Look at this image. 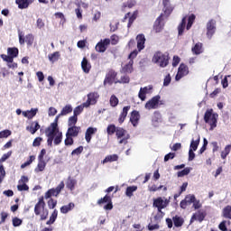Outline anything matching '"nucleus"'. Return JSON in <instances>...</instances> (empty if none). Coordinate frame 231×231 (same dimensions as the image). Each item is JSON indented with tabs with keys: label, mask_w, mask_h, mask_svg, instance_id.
Here are the masks:
<instances>
[{
	"label": "nucleus",
	"mask_w": 231,
	"mask_h": 231,
	"mask_svg": "<svg viewBox=\"0 0 231 231\" xmlns=\"http://www.w3.org/2000/svg\"><path fill=\"white\" fill-rule=\"evenodd\" d=\"M152 62L157 64L160 68H167V66H169V55L160 51L155 52L152 59Z\"/></svg>",
	"instance_id": "nucleus-1"
},
{
	"label": "nucleus",
	"mask_w": 231,
	"mask_h": 231,
	"mask_svg": "<svg viewBox=\"0 0 231 231\" xmlns=\"http://www.w3.org/2000/svg\"><path fill=\"white\" fill-rule=\"evenodd\" d=\"M217 114H212V110L206 111L204 121L210 125L209 131H214L217 127Z\"/></svg>",
	"instance_id": "nucleus-2"
},
{
	"label": "nucleus",
	"mask_w": 231,
	"mask_h": 231,
	"mask_svg": "<svg viewBox=\"0 0 231 231\" xmlns=\"http://www.w3.org/2000/svg\"><path fill=\"white\" fill-rule=\"evenodd\" d=\"M44 207H46V203H44V199H42L34 208L36 216H40L42 220H44L46 217H48V209L44 208Z\"/></svg>",
	"instance_id": "nucleus-3"
},
{
	"label": "nucleus",
	"mask_w": 231,
	"mask_h": 231,
	"mask_svg": "<svg viewBox=\"0 0 231 231\" xmlns=\"http://www.w3.org/2000/svg\"><path fill=\"white\" fill-rule=\"evenodd\" d=\"M19 55V49L15 47H9L7 49V55L1 54L0 57L5 62H14V59Z\"/></svg>",
	"instance_id": "nucleus-4"
},
{
	"label": "nucleus",
	"mask_w": 231,
	"mask_h": 231,
	"mask_svg": "<svg viewBox=\"0 0 231 231\" xmlns=\"http://www.w3.org/2000/svg\"><path fill=\"white\" fill-rule=\"evenodd\" d=\"M136 55H138V51L136 50L129 54V61L122 67V73H132L134 71L133 64H134V61L133 59H135Z\"/></svg>",
	"instance_id": "nucleus-5"
},
{
	"label": "nucleus",
	"mask_w": 231,
	"mask_h": 231,
	"mask_svg": "<svg viewBox=\"0 0 231 231\" xmlns=\"http://www.w3.org/2000/svg\"><path fill=\"white\" fill-rule=\"evenodd\" d=\"M57 131V123H51L46 130V135L48 136L47 143L50 147L53 145V140L55 138V133Z\"/></svg>",
	"instance_id": "nucleus-6"
},
{
	"label": "nucleus",
	"mask_w": 231,
	"mask_h": 231,
	"mask_svg": "<svg viewBox=\"0 0 231 231\" xmlns=\"http://www.w3.org/2000/svg\"><path fill=\"white\" fill-rule=\"evenodd\" d=\"M162 97L160 95L154 96L152 97L150 100L146 102L144 105V107L148 110L151 111V109H158V106H160V100Z\"/></svg>",
	"instance_id": "nucleus-7"
},
{
	"label": "nucleus",
	"mask_w": 231,
	"mask_h": 231,
	"mask_svg": "<svg viewBox=\"0 0 231 231\" xmlns=\"http://www.w3.org/2000/svg\"><path fill=\"white\" fill-rule=\"evenodd\" d=\"M62 189H64V181H61L55 189H49L44 195L45 199H50L51 196L57 197Z\"/></svg>",
	"instance_id": "nucleus-8"
},
{
	"label": "nucleus",
	"mask_w": 231,
	"mask_h": 231,
	"mask_svg": "<svg viewBox=\"0 0 231 231\" xmlns=\"http://www.w3.org/2000/svg\"><path fill=\"white\" fill-rule=\"evenodd\" d=\"M168 205L169 199H163L162 197L153 199V207L158 209V212H160V210H162V208H167Z\"/></svg>",
	"instance_id": "nucleus-9"
},
{
	"label": "nucleus",
	"mask_w": 231,
	"mask_h": 231,
	"mask_svg": "<svg viewBox=\"0 0 231 231\" xmlns=\"http://www.w3.org/2000/svg\"><path fill=\"white\" fill-rule=\"evenodd\" d=\"M109 44H111L110 39L101 40L96 45V51H97L98 53H104L106 50H107V46H109Z\"/></svg>",
	"instance_id": "nucleus-10"
},
{
	"label": "nucleus",
	"mask_w": 231,
	"mask_h": 231,
	"mask_svg": "<svg viewBox=\"0 0 231 231\" xmlns=\"http://www.w3.org/2000/svg\"><path fill=\"white\" fill-rule=\"evenodd\" d=\"M98 93L92 92L88 95L87 102L83 103L84 107H89L90 106H95L98 100Z\"/></svg>",
	"instance_id": "nucleus-11"
},
{
	"label": "nucleus",
	"mask_w": 231,
	"mask_h": 231,
	"mask_svg": "<svg viewBox=\"0 0 231 231\" xmlns=\"http://www.w3.org/2000/svg\"><path fill=\"white\" fill-rule=\"evenodd\" d=\"M187 75H189V67L184 63H181L179 67L175 80H181V79H183V77H187Z\"/></svg>",
	"instance_id": "nucleus-12"
},
{
	"label": "nucleus",
	"mask_w": 231,
	"mask_h": 231,
	"mask_svg": "<svg viewBox=\"0 0 231 231\" xmlns=\"http://www.w3.org/2000/svg\"><path fill=\"white\" fill-rule=\"evenodd\" d=\"M103 203H106V205L104 206L105 210H113V201L110 196L106 195L104 198L97 200V205H103Z\"/></svg>",
	"instance_id": "nucleus-13"
},
{
	"label": "nucleus",
	"mask_w": 231,
	"mask_h": 231,
	"mask_svg": "<svg viewBox=\"0 0 231 231\" xmlns=\"http://www.w3.org/2000/svg\"><path fill=\"white\" fill-rule=\"evenodd\" d=\"M127 133L124 128L117 127L116 130V134L117 138H123L119 141V143H127V140H129V134H125Z\"/></svg>",
	"instance_id": "nucleus-14"
},
{
	"label": "nucleus",
	"mask_w": 231,
	"mask_h": 231,
	"mask_svg": "<svg viewBox=\"0 0 231 231\" xmlns=\"http://www.w3.org/2000/svg\"><path fill=\"white\" fill-rule=\"evenodd\" d=\"M152 92V86L149 85L147 87L141 88L138 93V97L142 102H145V99L147 98L146 95H149V93Z\"/></svg>",
	"instance_id": "nucleus-15"
},
{
	"label": "nucleus",
	"mask_w": 231,
	"mask_h": 231,
	"mask_svg": "<svg viewBox=\"0 0 231 231\" xmlns=\"http://www.w3.org/2000/svg\"><path fill=\"white\" fill-rule=\"evenodd\" d=\"M216 33V22L215 20H209L207 23V37L208 39H212Z\"/></svg>",
	"instance_id": "nucleus-16"
},
{
	"label": "nucleus",
	"mask_w": 231,
	"mask_h": 231,
	"mask_svg": "<svg viewBox=\"0 0 231 231\" xmlns=\"http://www.w3.org/2000/svg\"><path fill=\"white\" fill-rule=\"evenodd\" d=\"M162 12L163 15L169 17L170 14H172V10H174V6L171 5V0H162Z\"/></svg>",
	"instance_id": "nucleus-17"
},
{
	"label": "nucleus",
	"mask_w": 231,
	"mask_h": 231,
	"mask_svg": "<svg viewBox=\"0 0 231 231\" xmlns=\"http://www.w3.org/2000/svg\"><path fill=\"white\" fill-rule=\"evenodd\" d=\"M73 111V106L71 105H66L62 109L61 112L55 117L53 124H58L59 118L60 116H66V115H69Z\"/></svg>",
	"instance_id": "nucleus-18"
},
{
	"label": "nucleus",
	"mask_w": 231,
	"mask_h": 231,
	"mask_svg": "<svg viewBox=\"0 0 231 231\" xmlns=\"http://www.w3.org/2000/svg\"><path fill=\"white\" fill-rule=\"evenodd\" d=\"M164 17H167V16H164L163 14H161V15L156 19V21L154 23V27H153L156 33H160V32H162V30H163V26H164L163 18Z\"/></svg>",
	"instance_id": "nucleus-19"
},
{
	"label": "nucleus",
	"mask_w": 231,
	"mask_h": 231,
	"mask_svg": "<svg viewBox=\"0 0 231 231\" xmlns=\"http://www.w3.org/2000/svg\"><path fill=\"white\" fill-rule=\"evenodd\" d=\"M118 79H116V72L115 70H110L104 80V85L109 84L111 86L114 82H116Z\"/></svg>",
	"instance_id": "nucleus-20"
},
{
	"label": "nucleus",
	"mask_w": 231,
	"mask_h": 231,
	"mask_svg": "<svg viewBox=\"0 0 231 231\" xmlns=\"http://www.w3.org/2000/svg\"><path fill=\"white\" fill-rule=\"evenodd\" d=\"M138 51H142L145 48V35L138 34L136 37Z\"/></svg>",
	"instance_id": "nucleus-21"
},
{
	"label": "nucleus",
	"mask_w": 231,
	"mask_h": 231,
	"mask_svg": "<svg viewBox=\"0 0 231 231\" xmlns=\"http://www.w3.org/2000/svg\"><path fill=\"white\" fill-rule=\"evenodd\" d=\"M79 133H80V127L79 126H69L66 134L75 138V137L79 136Z\"/></svg>",
	"instance_id": "nucleus-22"
},
{
	"label": "nucleus",
	"mask_w": 231,
	"mask_h": 231,
	"mask_svg": "<svg viewBox=\"0 0 231 231\" xmlns=\"http://www.w3.org/2000/svg\"><path fill=\"white\" fill-rule=\"evenodd\" d=\"M140 121V113L136 110H134L131 114L130 122L134 125V127H136L138 125V122Z\"/></svg>",
	"instance_id": "nucleus-23"
},
{
	"label": "nucleus",
	"mask_w": 231,
	"mask_h": 231,
	"mask_svg": "<svg viewBox=\"0 0 231 231\" xmlns=\"http://www.w3.org/2000/svg\"><path fill=\"white\" fill-rule=\"evenodd\" d=\"M81 69L84 73H89V71H91V63L88 60V58H83L81 61Z\"/></svg>",
	"instance_id": "nucleus-24"
},
{
	"label": "nucleus",
	"mask_w": 231,
	"mask_h": 231,
	"mask_svg": "<svg viewBox=\"0 0 231 231\" xmlns=\"http://www.w3.org/2000/svg\"><path fill=\"white\" fill-rule=\"evenodd\" d=\"M97 129L95 127H88L85 134V140L88 143L91 142V136L97 133Z\"/></svg>",
	"instance_id": "nucleus-25"
},
{
	"label": "nucleus",
	"mask_w": 231,
	"mask_h": 231,
	"mask_svg": "<svg viewBox=\"0 0 231 231\" xmlns=\"http://www.w3.org/2000/svg\"><path fill=\"white\" fill-rule=\"evenodd\" d=\"M187 26V16H184L178 26V35L179 37L183 35V32H185V28Z\"/></svg>",
	"instance_id": "nucleus-26"
},
{
	"label": "nucleus",
	"mask_w": 231,
	"mask_h": 231,
	"mask_svg": "<svg viewBox=\"0 0 231 231\" xmlns=\"http://www.w3.org/2000/svg\"><path fill=\"white\" fill-rule=\"evenodd\" d=\"M129 109H131V106H127L123 108V111L118 119L119 124H124V122L127 116V113L129 112Z\"/></svg>",
	"instance_id": "nucleus-27"
},
{
	"label": "nucleus",
	"mask_w": 231,
	"mask_h": 231,
	"mask_svg": "<svg viewBox=\"0 0 231 231\" xmlns=\"http://www.w3.org/2000/svg\"><path fill=\"white\" fill-rule=\"evenodd\" d=\"M75 208V203L70 202L68 205L62 206L60 208L61 214H68V212H71Z\"/></svg>",
	"instance_id": "nucleus-28"
},
{
	"label": "nucleus",
	"mask_w": 231,
	"mask_h": 231,
	"mask_svg": "<svg viewBox=\"0 0 231 231\" xmlns=\"http://www.w3.org/2000/svg\"><path fill=\"white\" fill-rule=\"evenodd\" d=\"M203 219H205V214L201 211H198L192 216L190 223H192V221H199V223H201Z\"/></svg>",
	"instance_id": "nucleus-29"
},
{
	"label": "nucleus",
	"mask_w": 231,
	"mask_h": 231,
	"mask_svg": "<svg viewBox=\"0 0 231 231\" xmlns=\"http://www.w3.org/2000/svg\"><path fill=\"white\" fill-rule=\"evenodd\" d=\"M62 142V133L59 131V124H57V131L54 136V144L59 145Z\"/></svg>",
	"instance_id": "nucleus-30"
},
{
	"label": "nucleus",
	"mask_w": 231,
	"mask_h": 231,
	"mask_svg": "<svg viewBox=\"0 0 231 231\" xmlns=\"http://www.w3.org/2000/svg\"><path fill=\"white\" fill-rule=\"evenodd\" d=\"M48 59H49L50 62H51L53 64L54 62H57V60H59V59H60V52L55 51L53 53H51L48 55Z\"/></svg>",
	"instance_id": "nucleus-31"
},
{
	"label": "nucleus",
	"mask_w": 231,
	"mask_h": 231,
	"mask_svg": "<svg viewBox=\"0 0 231 231\" xmlns=\"http://www.w3.org/2000/svg\"><path fill=\"white\" fill-rule=\"evenodd\" d=\"M231 152V144H227L225 146L224 150L221 152V159L222 160H226V156H228V154H230Z\"/></svg>",
	"instance_id": "nucleus-32"
},
{
	"label": "nucleus",
	"mask_w": 231,
	"mask_h": 231,
	"mask_svg": "<svg viewBox=\"0 0 231 231\" xmlns=\"http://www.w3.org/2000/svg\"><path fill=\"white\" fill-rule=\"evenodd\" d=\"M128 17H129V20H128L127 26H128V28H131V25L133 24V23H134V20L136 19V13H134L132 15L130 13L126 14L125 15V19H128Z\"/></svg>",
	"instance_id": "nucleus-33"
},
{
	"label": "nucleus",
	"mask_w": 231,
	"mask_h": 231,
	"mask_svg": "<svg viewBox=\"0 0 231 231\" xmlns=\"http://www.w3.org/2000/svg\"><path fill=\"white\" fill-rule=\"evenodd\" d=\"M77 185V180L69 177L67 180V187L69 190H75V186Z\"/></svg>",
	"instance_id": "nucleus-34"
},
{
	"label": "nucleus",
	"mask_w": 231,
	"mask_h": 231,
	"mask_svg": "<svg viewBox=\"0 0 231 231\" xmlns=\"http://www.w3.org/2000/svg\"><path fill=\"white\" fill-rule=\"evenodd\" d=\"M118 156L116 154L107 155L103 161V165L106 163H109V162H117Z\"/></svg>",
	"instance_id": "nucleus-35"
},
{
	"label": "nucleus",
	"mask_w": 231,
	"mask_h": 231,
	"mask_svg": "<svg viewBox=\"0 0 231 231\" xmlns=\"http://www.w3.org/2000/svg\"><path fill=\"white\" fill-rule=\"evenodd\" d=\"M44 169H46V162L40 159L37 167L34 169V172H42Z\"/></svg>",
	"instance_id": "nucleus-36"
},
{
	"label": "nucleus",
	"mask_w": 231,
	"mask_h": 231,
	"mask_svg": "<svg viewBox=\"0 0 231 231\" xmlns=\"http://www.w3.org/2000/svg\"><path fill=\"white\" fill-rule=\"evenodd\" d=\"M202 48H203V44L201 43H196L195 46L191 49V51L195 54V55H199L202 53Z\"/></svg>",
	"instance_id": "nucleus-37"
},
{
	"label": "nucleus",
	"mask_w": 231,
	"mask_h": 231,
	"mask_svg": "<svg viewBox=\"0 0 231 231\" xmlns=\"http://www.w3.org/2000/svg\"><path fill=\"white\" fill-rule=\"evenodd\" d=\"M199 136H198L197 140L192 139L190 145H189V151H198V147L199 145Z\"/></svg>",
	"instance_id": "nucleus-38"
},
{
	"label": "nucleus",
	"mask_w": 231,
	"mask_h": 231,
	"mask_svg": "<svg viewBox=\"0 0 231 231\" xmlns=\"http://www.w3.org/2000/svg\"><path fill=\"white\" fill-rule=\"evenodd\" d=\"M39 129H41V125H39V122L35 121L31 124L30 133L32 134H35L36 131H39Z\"/></svg>",
	"instance_id": "nucleus-39"
},
{
	"label": "nucleus",
	"mask_w": 231,
	"mask_h": 231,
	"mask_svg": "<svg viewBox=\"0 0 231 231\" xmlns=\"http://www.w3.org/2000/svg\"><path fill=\"white\" fill-rule=\"evenodd\" d=\"M190 171H192V168L187 167L184 170L178 171L177 176L178 178H183V176H189V174H190Z\"/></svg>",
	"instance_id": "nucleus-40"
},
{
	"label": "nucleus",
	"mask_w": 231,
	"mask_h": 231,
	"mask_svg": "<svg viewBox=\"0 0 231 231\" xmlns=\"http://www.w3.org/2000/svg\"><path fill=\"white\" fill-rule=\"evenodd\" d=\"M16 5H18V8L21 10H23L24 8H28V5H30L28 3V0H16Z\"/></svg>",
	"instance_id": "nucleus-41"
},
{
	"label": "nucleus",
	"mask_w": 231,
	"mask_h": 231,
	"mask_svg": "<svg viewBox=\"0 0 231 231\" xmlns=\"http://www.w3.org/2000/svg\"><path fill=\"white\" fill-rule=\"evenodd\" d=\"M57 216H59V211H57V209H54L50 217V220L47 221L46 225H53L55 223V220L57 219Z\"/></svg>",
	"instance_id": "nucleus-42"
},
{
	"label": "nucleus",
	"mask_w": 231,
	"mask_h": 231,
	"mask_svg": "<svg viewBox=\"0 0 231 231\" xmlns=\"http://www.w3.org/2000/svg\"><path fill=\"white\" fill-rule=\"evenodd\" d=\"M138 190V187L136 186H129L126 188L125 194L128 198H132L133 192H136Z\"/></svg>",
	"instance_id": "nucleus-43"
},
{
	"label": "nucleus",
	"mask_w": 231,
	"mask_h": 231,
	"mask_svg": "<svg viewBox=\"0 0 231 231\" xmlns=\"http://www.w3.org/2000/svg\"><path fill=\"white\" fill-rule=\"evenodd\" d=\"M194 21H196V15L190 14L188 17V23L186 26V30H189L190 28H192V24H194Z\"/></svg>",
	"instance_id": "nucleus-44"
},
{
	"label": "nucleus",
	"mask_w": 231,
	"mask_h": 231,
	"mask_svg": "<svg viewBox=\"0 0 231 231\" xmlns=\"http://www.w3.org/2000/svg\"><path fill=\"white\" fill-rule=\"evenodd\" d=\"M163 216H165V214L162 210L158 211L156 216L153 217V222L160 224L162 219H163Z\"/></svg>",
	"instance_id": "nucleus-45"
},
{
	"label": "nucleus",
	"mask_w": 231,
	"mask_h": 231,
	"mask_svg": "<svg viewBox=\"0 0 231 231\" xmlns=\"http://www.w3.org/2000/svg\"><path fill=\"white\" fill-rule=\"evenodd\" d=\"M130 79L129 76H123L120 79L115 81V84H129Z\"/></svg>",
	"instance_id": "nucleus-46"
},
{
	"label": "nucleus",
	"mask_w": 231,
	"mask_h": 231,
	"mask_svg": "<svg viewBox=\"0 0 231 231\" xmlns=\"http://www.w3.org/2000/svg\"><path fill=\"white\" fill-rule=\"evenodd\" d=\"M224 217H226L227 219H231V207L227 206L223 210Z\"/></svg>",
	"instance_id": "nucleus-47"
},
{
	"label": "nucleus",
	"mask_w": 231,
	"mask_h": 231,
	"mask_svg": "<svg viewBox=\"0 0 231 231\" xmlns=\"http://www.w3.org/2000/svg\"><path fill=\"white\" fill-rule=\"evenodd\" d=\"M110 106L112 107H116V106H118V97H116V96L112 95L110 97Z\"/></svg>",
	"instance_id": "nucleus-48"
},
{
	"label": "nucleus",
	"mask_w": 231,
	"mask_h": 231,
	"mask_svg": "<svg viewBox=\"0 0 231 231\" xmlns=\"http://www.w3.org/2000/svg\"><path fill=\"white\" fill-rule=\"evenodd\" d=\"M173 223H174L175 226L180 227L183 225V219H181V217H174Z\"/></svg>",
	"instance_id": "nucleus-49"
},
{
	"label": "nucleus",
	"mask_w": 231,
	"mask_h": 231,
	"mask_svg": "<svg viewBox=\"0 0 231 231\" xmlns=\"http://www.w3.org/2000/svg\"><path fill=\"white\" fill-rule=\"evenodd\" d=\"M77 116H72L69 118V123H68V125L69 127H73L75 126V125L77 124Z\"/></svg>",
	"instance_id": "nucleus-50"
},
{
	"label": "nucleus",
	"mask_w": 231,
	"mask_h": 231,
	"mask_svg": "<svg viewBox=\"0 0 231 231\" xmlns=\"http://www.w3.org/2000/svg\"><path fill=\"white\" fill-rule=\"evenodd\" d=\"M106 133L109 135L115 134V133H116V126H115V125H109L106 128Z\"/></svg>",
	"instance_id": "nucleus-51"
},
{
	"label": "nucleus",
	"mask_w": 231,
	"mask_h": 231,
	"mask_svg": "<svg viewBox=\"0 0 231 231\" xmlns=\"http://www.w3.org/2000/svg\"><path fill=\"white\" fill-rule=\"evenodd\" d=\"M8 136H12V131L6 129L0 132V138H8Z\"/></svg>",
	"instance_id": "nucleus-52"
},
{
	"label": "nucleus",
	"mask_w": 231,
	"mask_h": 231,
	"mask_svg": "<svg viewBox=\"0 0 231 231\" xmlns=\"http://www.w3.org/2000/svg\"><path fill=\"white\" fill-rule=\"evenodd\" d=\"M136 5V0H128L126 4H124V8H133V6Z\"/></svg>",
	"instance_id": "nucleus-53"
},
{
	"label": "nucleus",
	"mask_w": 231,
	"mask_h": 231,
	"mask_svg": "<svg viewBox=\"0 0 231 231\" xmlns=\"http://www.w3.org/2000/svg\"><path fill=\"white\" fill-rule=\"evenodd\" d=\"M84 105L79 106L74 109V116H78L79 115H80V113H82V111H84Z\"/></svg>",
	"instance_id": "nucleus-54"
},
{
	"label": "nucleus",
	"mask_w": 231,
	"mask_h": 231,
	"mask_svg": "<svg viewBox=\"0 0 231 231\" xmlns=\"http://www.w3.org/2000/svg\"><path fill=\"white\" fill-rule=\"evenodd\" d=\"M195 199H196V196L192 194L187 195L184 199V200L187 201L189 205L190 203H194Z\"/></svg>",
	"instance_id": "nucleus-55"
},
{
	"label": "nucleus",
	"mask_w": 231,
	"mask_h": 231,
	"mask_svg": "<svg viewBox=\"0 0 231 231\" xmlns=\"http://www.w3.org/2000/svg\"><path fill=\"white\" fill-rule=\"evenodd\" d=\"M82 151H84V147L79 146L78 148L72 151L71 155L75 156V155L82 154Z\"/></svg>",
	"instance_id": "nucleus-56"
},
{
	"label": "nucleus",
	"mask_w": 231,
	"mask_h": 231,
	"mask_svg": "<svg viewBox=\"0 0 231 231\" xmlns=\"http://www.w3.org/2000/svg\"><path fill=\"white\" fill-rule=\"evenodd\" d=\"M159 228H160V224H158V223H156V222H154V224H152V223H150V224L148 225V229H149L150 231L158 230Z\"/></svg>",
	"instance_id": "nucleus-57"
},
{
	"label": "nucleus",
	"mask_w": 231,
	"mask_h": 231,
	"mask_svg": "<svg viewBox=\"0 0 231 231\" xmlns=\"http://www.w3.org/2000/svg\"><path fill=\"white\" fill-rule=\"evenodd\" d=\"M0 216H1L0 225H3V223H5L6 219L8 218V213L2 211L0 213Z\"/></svg>",
	"instance_id": "nucleus-58"
},
{
	"label": "nucleus",
	"mask_w": 231,
	"mask_h": 231,
	"mask_svg": "<svg viewBox=\"0 0 231 231\" xmlns=\"http://www.w3.org/2000/svg\"><path fill=\"white\" fill-rule=\"evenodd\" d=\"M65 145H73V137L66 134Z\"/></svg>",
	"instance_id": "nucleus-59"
},
{
	"label": "nucleus",
	"mask_w": 231,
	"mask_h": 231,
	"mask_svg": "<svg viewBox=\"0 0 231 231\" xmlns=\"http://www.w3.org/2000/svg\"><path fill=\"white\" fill-rule=\"evenodd\" d=\"M23 225V220L19 217H14L13 218V226H21Z\"/></svg>",
	"instance_id": "nucleus-60"
},
{
	"label": "nucleus",
	"mask_w": 231,
	"mask_h": 231,
	"mask_svg": "<svg viewBox=\"0 0 231 231\" xmlns=\"http://www.w3.org/2000/svg\"><path fill=\"white\" fill-rule=\"evenodd\" d=\"M175 156H176V153L170 152L164 156V162H169V160H174Z\"/></svg>",
	"instance_id": "nucleus-61"
},
{
	"label": "nucleus",
	"mask_w": 231,
	"mask_h": 231,
	"mask_svg": "<svg viewBox=\"0 0 231 231\" xmlns=\"http://www.w3.org/2000/svg\"><path fill=\"white\" fill-rule=\"evenodd\" d=\"M49 208H55L57 207V200H53V199H50L48 201Z\"/></svg>",
	"instance_id": "nucleus-62"
},
{
	"label": "nucleus",
	"mask_w": 231,
	"mask_h": 231,
	"mask_svg": "<svg viewBox=\"0 0 231 231\" xmlns=\"http://www.w3.org/2000/svg\"><path fill=\"white\" fill-rule=\"evenodd\" d=\"M12 156V152H8L7 153H5L1 159H0V162H6L8 160V158H10Z\"/></svg>",
	"instance_id": "nucleus-63"
},
{
	"label": "nucleus",
	"mask_w": 231,
	"mask_h": 231,
	"mask_svg": "<svg viewBox=\"0 0 231 231\" xmlns=\"http://www.w3.org/2000/svg\"><path fill=\"white\" fill-rule=\"evenodd\" d=\"M18 190L23 191V190H28L30 189V187H28V185L24 184V183H20L17 186Z\"/></svg>",
	"instance_id": "nucleus-64"
}]
</instances>
